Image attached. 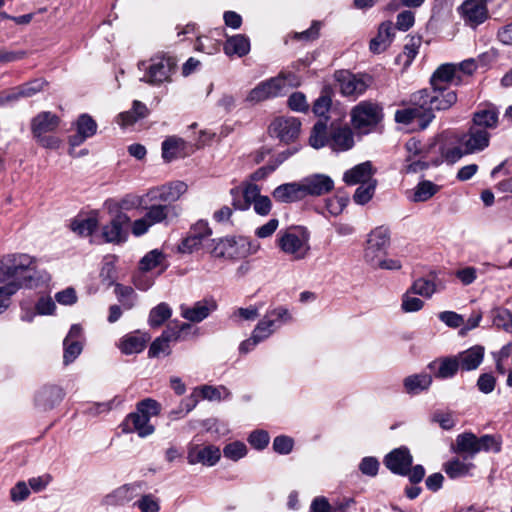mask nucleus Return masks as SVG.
Here are the masks:
<instances>
[{
	"label": "nucleus",
	"mask_w": 512,
	"mask_h": 512,
	"mask_svg": "<svg viewBox=\"0 0 512 512\" xmlns=\"http://www.w3.org/2000/svg\"><path fill=\"white\" fill-rule=\"evenodd\" d=\"M432 377L429 374H415L404 379V387L407 393L417 394L429 388Z\"/></svg>",
	"instance_id": "obj_45"
},
{
	"label": "nucleus",
	"mask_w": 512,
	"mask_h": 512,
	"mask_svg": "<svg viewBox=\"0 0 512 512\" xmlns=\"http://www.w3.org/2000/svg\"><path fill=\"white\" fill-rule=\"evenodd\" d=\"M192 328L190 323L182 322L177 320L171 321L166 329L162 332V335L169 342H177L186 339L188 331Z\"/></svg>",
	"instance_id": "obj_47"
},
{
	"label": "nucleus",
	"mask_w": 512,
	"mask_h": 512,
	"mask_svg": "<svg viewBox=\"0 0 512 512\" xmlns=\"http://www.w3.org/2000/svg\"><path fill=\"white\" fill-rule=\"evenodd\" d=\"M145 69L146 73L141 80L151 85H159L170 81L176 69V61L173 57L156 56L150 60V64Z\"/></svg>",
	"instance_id": "obj_9"
},
{
	"label": "nucleus",
	"mask_w": 512,
	"mask_h": 512,
	"mask_svg": "<svg viewBox=\"0 0 512 512\" xmlns=\"http://www.w3.org/2000/svg\"><path fill=\"white\" fill-rule=\"evenodd\" d=\"M465 25L475 29L489 18L486 0H465L457 8Z\"/></svg>",
	"instance_id": "obj_10"
},
{
	"label": "nucleus",
	"mask_w": 512,
	"mask_h": 512,
	"mask_svg": "<svg viewBox=\"0 0 512 512\" xmlns=\"http://www.w3.org/2000/svg\"><path fill=\"white\" fill-rule=\"evenodd\" d=\"M436 145H427L425 153L418 155V157H408L407 161L409 164L406 166V170L409 173H417L419 171L427 169L430 165H433L435 159L434 150Z\"/></svg>",
	"instance_id": "obj_41"
},
{
	"label": "nucleus",
	"mask_w": 512,
	"mask_h": 512,
	"mask_svg": "<svg viewBox=\"0 0 512 512\" xmlns=\"http://www.w3.org/2000/svg\"><path fill=\"white\" fill-rule=\"evenodd\" d=\"M491 317L494 326L506 332H512V315L508 309L496 307L491 310Z\"/></svg>",
	"instance_id": "obj_52"
},
{
	"label": "nucleus",
	"mask_w": 512,
	"mask_h": 512,
	"mask_svg": "<svg viewBox=\"0 0 512 512\" xmlns=\"http://www.w3.org/2000/svg\"><path fill=\"white\" fill-rule=\"evenodd\" d=\"M275 330L276 329L274 328V322L272 320H269L265 315L263 319L260 320L258 324L255 326L252 335L259 342H262L265 339H267L270 335H272Z\"/></svg>",
	"instance_id": "obj_57"
},
{
	"label": "nucleus",
	"mask_w": 512,
	"mask_h": 512,
	"mask_svg": "<svg viewBox=\"0 0 512 512\" xmlns=\"http://www.w3.org/2000/svg\"><path fill=\"white\" fill-rule=\"evenodd\" d=\"M432 423H437L443 430H451L456 425L452 412L435 411L430 418Z\"/></svg>",
	"instance_id": "obj_63"
},
{
	"label": "nucleus",
	"mask_w": 512,
	"mask_h": 512,
	"mask_svg": "<svg viewBox=\"0 0 512 512\" xmlns=\"http://www.w3.org/2000/svg\"><path fill=\"white\" fill-rule=\"evenodd\" d=\"M463 82V77L457 74L456 64L445 63L441 64L432 74L430 84L432 87H440L449 89V84L460 85Z\"/></svg>",
	"instance_id": "obj_25"
},
{
	"label": "nucleus",
	"mask_w": 512,
	"mask_h": 512,
	"mask_svg": "<svg viewBox=\"0 0 512 512\" xmlns=\"http://www.w3.org/2000/svg\"><path fill=\"white\" fill-rule=\"evenodd\" d=\"M413 458L406 447L394 449L386 455L384 463L386 467L398 475H407L412 466Z\"/></svg>",
	"instance_id": "obj_23"
},
{
	"label": "nucleus",
	"mask_w": 512,
	"mask_h": 512,
	"mask_svg": "<svg viewBox=\"0 0 512 512\" xmlns=\"http://www.w3.org/2000/svg\"><path fill=\"white\" fill-rule=\"evenodd\" d=\"M143 208L145 215L132 223V233L137 237L147 233L150 227L166 222L171 215L177 216L175 207L170 204L155 203Z\"/></svg>",
	"instance_id": "obj_6"
},
{
	"label": "nucleus",
	"mask_w": 512,
	"mask_h": 512,
	"mask_svg": "<svg viewBox=\"0 0 512 512\" xmlns=\"http://www.w3.org/2000/svg\"><path fill=\"white\" fill-rule=\"evenodd\" d=\"M221 457L220 449L214 445L200 446L191 444L188 447L187 460L191 465L201 463L207 466L215 465Z\"/></svg>",
	"instance_id": "obj_19"
},
{
	"label": "nucleus",
	"mask_w": 512,
	"mask_h": 512,
	"mask_svg": "<svg viewBox=\"0 0 512 512\" xmlns=\"http://www.w3.org/2000/svg\"><path fill=\"white\" fill-rule=\"evenodd\" d=\"M185 149V141L176 136L167 137L162 142V157L164 161L171 162L172 160L182 156Z\"/></svg>",
	"instance_id": "obj_43"
},
{
	"label": "nucleus",
	"mask_w": 512,
	"mask_h": 512,
	"mask_svg": "<svg viewBox=\"0 0 512 512\" xmlns=\"http://www.w3.org/2000/svg\"><path fill=\"white\" fill-rule=\"evenodd\" d=\"M421 44L420 37H411L409 42L405 44L402 53L396 57L397 63H402L404 67H408L413 59L418 54V49Z\"/></svg>",
	"instance_id": "obj_50"
},
{
	"label": "nucleus",
	"mask_w": 512,
	"mask_h": 512,
	"mask_svg": "<svg viewBox=\"0 0 512 512\" xmlns=\"http://www.w3.org/2000/svg\"><path fill=\"white\" fill-rule=\"evenodd\" d=\"M329 147L333 151H347L354 146V135L348 126L332 124L329 128Z\"/></svg>",
	"instance_id": "obj_26"
},
{
	"label": "nucleus",
	"mask_w": 512,
	"mask_h": 512,
	"mask_svg": "<svg viewBox=\"0 0 512 512\" xmlns=\"http://www.w3.org/2000/svg\"><path fill=\"white\" fill-rule=\"evenodd\" d=\"M284 87V80L282 74L278 77L270 78L269 80L259 83L247 95L246 100L251 103H258L269 98L278 96Z\"/></svg>",
	"instance_id": "obj_17"
},
{
	"label": "nucleus",
	"mask_w": 512,
	"mask_h": 512,
	"mask_svg": "<svg viewBox=\"0 0 512 512\" xmlns=\"http://www.w3.org/2000/svg\"><path fill=\"white\" fill-rule=\"evenodd\" d=\"M408 108H404L401 110H397L395 112V121L397 123L410 125L415 121L418 122L419 126L422 129H425L428 124L434 119V113L429 112L426 108L420 107L417 104H412Z\"/></svg>",
	"instance_id": "obj_16"
},
{
	"label": "nucleus",
	"mask_w": 512,
	"mask_h": 512,
	"mask_svg": "<svg viewBox=\"0 0 512 512\" xmlns=\"http://www.w3.org/2000/svg\"><path fill=\"white\" fill-rule=\"evenodd\" d=\"M338 81L343 95L358 97L371 85L372 78L368 75L345 73L338 78Z\"/></svg>",
	"instance_id": "obj_20"
},
{
	"label": "nucleus",
	"mask_w": 512,
	"mask_h": 512,
	"mask_svg": "<svg viewBox=\"0 0 512 512\" xmlns=\"http://www.w3.org/2000/svg\"><path fill=\"white\" fill-rule=\"evenodd\" d=\"M172 315V309L170 306L162 302L150 310L148 317V324L152 328H158L162 326L166 320Z\"/></svg>",
	"instance_id": "obj_48"
},
{
	"label": "nucleus",
	"mask_w": 512,
	"mask_h": 512,
	"mask_svg": "<svg viewBox=\"0 0 512 512\" xmlns=\"http://www.w3.org/2000/svg\"><path fill=\"white\" fill-rule=\"evenodd\" d=\"M479 452L499 453L502 448V438L500 435H483L478 437Z\"/></svg>",
	"instance_id": "obj_54"
},
{
	"label": "nucleus",
	"mask_w": 512,
	"mask_h": 512,
	"mask_svg": "<svg viewBox=\"0 0 512 512\" xmlns=\"http://www.w3.org/2000/svg\"><path fill=\"white\" fill-rule=\"evenodd\" d=\"M63 346V362L65 365H68L80 355L82 351V345L79 340L68 341L67 339H64Z\"/></svg>",
	"instance_id": "obj_60"
},
{
	"label": "nucleus",
	"mask_w": 512,
	"mask_h": 512,
	"mask_svg": "<svg viewBox=\"0 0 512 512\" xmlns=\"http://www.w3.org/2000/svg\"><path fill=\"white\" fill-rule=\"evenodd\" d=\"M46 84L45 80L38 78L4 91L0 94V104L17 101L20 98H30L41 92Z\"/></svg>",
	"instance_id": "obj_18"
},
{
	"label": "nucleus",
	"mask_w": 512,
	"mask_h": 512,
	"mask_svg": "<svg viewBox=\"0 0 512 512\" xmlns=\"http://www.w3.org/2000/svg\"><path fill=\"white\" fill-rule=\"evenodd\" d=\"M471 125L489 132L498 125V112L492 107L480 109L474 112Z\"/></svg>",
	"instance_id": "obj_38"
},
{
	"label": "nucleus",
	"mask_w": 512,
	"mask_h": 512,
	"mask_svg": "<svg viewBox=\"0 0 512 512\" xmlns=\"http://www.w3.org/2000/svg\"><path fill=\"white\" fill-rule=\"evenodd\" d=\"M170 353V342L162 334L151 343L148 350L149 357H159L161 354L169 355Z\"/></svg>",
	"instance_id": "obj_62"
},
{
	"label": "nucleus",
	"mask_w": 512,
	"mask_h": 512,
	"mask_svg": "<svg viewBox=\"0 0 512 512\" xmlns=\"http://www.w3.org/2000/svg\"><path fill=\"white\" fill-rule=\"evenodd\" d=\"M331 104H332V100L330 98L329 95L327 94H322L320 95L314 102L313 104V113L320 117V119L323 117L324 119H322L323 121H327L328 120V116H327V113L329 112L330 108H331Z\"/></svg>",
	"instance_id": "obj_61"
},
{
	"label": "nucleus",
	"mask_w": 512,
	"mask_h": 512,
	"mask_svg": "<svg viewBox=\"0 0 512 512\" xmlns=\"http://www.w3.org/2000/svg\"><path fill=\"white\" fill-rule=\"evenodd\" d=\"M140 488V483L125 484L107 495L105 503L108 505H124L137 495Z\"/></svg>",
	"instance_id": "obj_34"
},
{
	"label": "nucleus",
	"mask_w": 512,
	"mask_h": 512,
	"mask_svg": "<svg viewBox=\"0 0 512 512\" xmlns=\"http://www.w3.org/2000/svg\"><path fill=\"white\" fill-rule=\"evenodd\" d=\"M300 182L304 198L306 196H321L331 192L334 188V181L325 174H313Z\"/></svg>",
	"instance_id": "obj_21"
},
{
	"label": "nucleus",
	"mask_w": 512,
	"mask_h": 512,
	"mask_svg": "<svg viewBox=\"0 0 512 512\" xmlns=\"http://www.w3.org/2000/svg\"><path fill=\"white\" fill-rule=\"evenodd\" d=\"M310 233L304 226H295L280 231L278 245L280 249L294 260L304 259L310 250Z\"/></svg>",
	"instance_id": "obj_3"
},
{
	"label": "nucleus",
	"mask_w": 512,
	"mask_h": 512,
	"mask_svg": "<svg viewBox=\"0 0 512 512\" xmlns=\"http://www.w3.org/2000/svg\"><path fill=\"white\" fill-rule=\"evenodd\" d=\"M390 244V231L380 226L371 231L365 249V259L369 263H375L379 253H385Z\"/></svg>",
	"instance_id": "obj_14"
},
{
	"label": "nucleus",
	"mask_w": 512,
	"mask_h": 512,
	"mask_svg": "<svg viewBox=\"0 0 512 512\" xmlns=\"http://www.w3.org/2000/svg\"><path fill=\"white\" fill-rule=\"evenodd\" d=\"M435 278V276H433V279L418 278L413 282L409 291L413 294L430 298L438 290V284L435 281Z\"/></svg>",
	"instance_id": "obj_49"
},
{
	"label": "nucleus",
	"mask_w": 512,
	"mask_h": 512,
	"mask_svg": "<svg viewBox=\"0 0 512 512\" xmlns=\"http://www.w3.org/2000/svg\"><path fill=\"white\" fill-rule=\"evenodd\" d=\"M272 197L280 203H293L304 199L301 182L279 185L273 190Z\"/></svg>",
	"instance_id": "obj_32"
},
{
	"label": "nucleus",
	"mask_w": 512,
	"mask_h": 512,
	"mask_svg": "<svg viewBox=\"0 0 512 512\" xmlns=\"http://www.w3.org/2000/svg\"><path fill=\"white\" fill-rule=\"evenodd\" d=\"M490 137L491 134L488 131L470 125L468 131L460 136L459 141L466 153L474 154L489 146Z\"/></svg>",
	"instance_id": "obj_15"
},
{
	"label": "nucleus",
	"mask_w": 512,
	"mask_h": 512,
	"mask_svg": "<svg viewBox=\"0 0 512 512\" xmlns=\"http://www.w3.org/2000/svg\"><path fill=\"white\" fill-rule=\"evenodd\" d=\"M160 409V404L151 398L138 402L136 411L128 414L122 423V431L124 433L136 432L141 438L153 434L155 427L150 423V418L157 416Z\"/></svg>",
	"instance_id": "obj_2"
},
{
	"label": "nucleus",
	"mask_w": 512,
	"mask_h": 512,
	"mask_svg": "<svg viewBox=\"0 0 512 512\" xmlns=\"http://www.w3.org/2000/svg\"><path fill=\"white\" fill-rule=\"evenodd\" d=\"M146 342L145 336L129 334L120 340L119 349L126 355L140 353L145 348Z\"/></svg>",
	"instance_id": "obj_46"
},
{
	"label": "nucleus",
	"mask_w": 512,
	"mask_h": 512,
	"mask_svg": "<svg viewBox=\"0 0 512 512\" xmlns=\"http://www.w3.org/2000/svg\"><path fill=\"white\" fill-rule=\"evenodd\" d=\"M394 37V28L391 21H385L379 25L376 37L369 44L370 51L379 54L384 52L391 44Z\"/></svg>",
	"instance_id": "obj_33"
},
{
	"label": "nucleus",
	"mask_w": 512,
	"mask_h": 512,
	"mask_svg": "<svg viewBox=\"0 0 512 512\" xmlns=\"http://www.w3.org/2000/svg\"><path fill=\"white\" fill-rule=\"evenodd\" d=\"M329 141L330 135L327 121L319 119L311 130L309 144L315 149H320L324 146H329Z\"/></svg>",
	"instance_id": "obj_44"
},
{
	"label": "nucleus",
	"mask_w": 512,
	"mask_h": 512,
	"mask_svg": "<svg viewBox=\"0 0 512 512\" xmlns=\"http://www.w3.org/2000/svg\"><path fill=\"white\" fill-rule=\"evenodd\" d=\"M376 186L377 181H370V183L359 185L353 195L354 202L359 205L368 203L375 193Z\"/></svg>",
	"instance_id": "obj_55"
},
{
	"label": "nucleus",
	"mask_w": 512,
	"mask_h": 512,
	"mask_svg": "<svg viewBox=\"0 0 512 512\" xmlns=\"http://www.w3.org/2000/svg\"><path fill=\"white\" fill-rule=\"evenodd\" d=\"M440 187L431 181L424 180L416 186L412 200L414 202H425L433 197Z\"/></svg>",
	"instance_id": "obj_51"
},
{
	"label": "nucleus",
	"mask_w": 512,
	"mask_h": 512,
	"mask_svg": "<svg viewBox=\"0 0 512 512\" xmlns=\"http://www.w3.org/2000/svg\"><path fill=\"white\" fill-rule=\"evenodd\" d=\"M207 251L216 258L237 260L248 256L250 248L246 238L240 237L236 239L232 237L210 240V243L207 245Z\"/></svg>",
	"instance_id": "obj_5"
},
{
	"label": "nucleus",
	"mask_w": 512,
	"mask_h": 512,
	"mask_svg": "<svg viewBox=\"0 0 512 512\" xmlns=\"http://www.w3.org/2000/svg\"><path fill=\"white\" fill-rule=\"evenodd\" d=\"M265 315L269 320L274 322L275 329L292 320L289 310L284 306L268 310Z\"/></svg>",
	"instance_id": "obj_56"
},
{
	"label": "nucleus",
	"mask_w": 512,
	"mask_h": 512,
	"mask_svg": "<svg viewBox=\"0 0 512 512\" xmlns=\"http://www.w3.org/2000/svg\"><path fill=\"white\" fill-rule=\"evenodd\" d=\"M412 104L425 107L426 110L433 113L434 110H448L457 102V94L454 90L444 89L440 87H432L429 89H421L410 96L409 100Z\"/></svg>",
	"instance_id": "obj_4"
},
{
	"label": "nucleus",
	"mask_w": 512,
	"mask_h": 512,
	"mask_svg": "<svg viewBox=\"0 0 512 512\" xmlns=\"http://www.w3.org/2000/svg\"><path fill=\"white\" fill-rule=\"evenodd\" d=\"M97 225V219L90 217L79 221H73L71 229L81 236H89L96 230Z\"/></svg>",
	"instance_id": "obj_59"
},
{
	"label": "nucleus",
	"mask_w": 512,
	"mask_h": 512,
	"mask_svg": "<svg viewBox=\"0 0 512 512\" xmlns=\"http://www.w3.org/2000/svg\"><path fill=\"white\" fill-rule=\"evenodd\" d=\"M246 196L251 198L254 211L260 216H267L272 209V202L268 196L260 194L257 185L250 184L246 187Z\"/></svg>",
	"instance_id": "obj_35"
},
{
	"label": "nucleus",
	"mask_w": 512,
	"mask_h": 512,
	"mask_svg": "<svg viewBox=\"0 0 512 512\" xmlns=\"http://www.w3.org/2000/svg\"><path fill=\"white\" fill-rule=\"evenodd\" d=\"M149 113L146 105L138 100H135L132 104V108L129 111L122 112L118 115V123L125 127L134 124L140 119L145 118Z\"/></svg>",
	"instance_id": "obj_42"
},
{
	"label": "nucleus",
	"mask_w": 512,
	"mask_h": 512,
	"mask_svg": "<svg viewBox=\"0 0 512 512\" xmlns=\"http://www.w3.org/2000/svg\"><path fill=\"white\" fill-rule=\"evenodd\" d=\"M468 459L467 457H463V459L453 458L444 464L443 469L452 479L468 476L475 467Z\"/></svg>",
	"instance_id": "obj_40"
},
{
	"label": "nucleus",
	"mask_w": 512,
	"mask_h": 512,
	"mask_svg": "<svg viewBox=\"0 0 512 512\" xmlns=\"http://www.w3.org/2000/svg\"><path fill=\"white\" fill-rule=\"evenodd\" d=\"M454 451L459 454H465L464 457L473 459L479 453L478 437L472 432H464L456 437V446Z\"/></svg>",
	"instance_id": "obj_36"
},
{
	"label": "nucleus",
	"mask_w": 512,
	"mask_h": 512,
	"mask_svg": "<svg viewBox=\"0 0 512 512\" xmlns=\"http://www.w3.org/2000/svg\"><path fill=\"white\" fill-rule=\"evenodd\" d=\"M375 172L376 170L373 168L371 162L366 161L347 170L343 175V181L347 185L370 183V181H377L373 177Z\"/></svg>",
	"instance_id": "obj_29"
},
{
	"label": "nucleus",
	"mask_w": 512,
	"mask_h": 512,
	"mask_svg": "<svg viewBox=\"0 0 512 512\" xmlns=\"http://www.w3.org/2000/svg\"><path fill=\"white\" fill-rule=\"evenodd\" d=\"M111 214V221L102 228V235L105 241L110 243L126 241L127 226L130 223V217L121 211H115Z\"/></svg>",
	"instance_id": "obj_13"
},
{
	"label": "nucleus",
	"mask_w": 512,
	"mask_h": 512,
	"mask_svg": "<svg viewBox=\"0 0 512 512\" xmlns=\"http://www.w3.org/2000/svg\"><path fill=\"white\" fill-rule=\"evenodd\" d=\"M223 50L228 56L243 57L250 51V41L245 35L237 34L227 38Z\"/></svg>",
	"instance_id": "obj_39"
},
{
	"label": "nucleus",
	"mask_w": 512,
	"mask_h": 512,
	"mask_svg": "<svg viewBox=\"0 0 512 512\" xmlns=\"http://www.w3.org/2000/svg\"><path fill=\"white\" fill-rule=\"evenodd\" d=\"M143 197L128 194L114 205L109 206V213L115 211H129L132 209L142 208Z\"/></svg>",
	"instance_id": "obj_53"
},
{
	"label": "nucleus",
	"mask_w": 512,
	"mask_h": 512,
	"mask_svg": "<svg viewBox=\"0 0 512 512\" xmlns=\"http://www.w3.org/2000/svg\"><path fill=\"white\" fill-rule=\"evenodd\" d=\"M438 365L435 377L439 379H448L454 377L460 370L456 356L442 357L432 362L429 367L433 369Z\"/></svg>",
	"instance_id": "obj_37"
},
{
	"label": "nucleus",
	"mask_w": 512,
	"mask_h": 512,
	"mask_svg": "<svg viewBox=\"0 0 512 512\" xmlns=\"http://www.w3.org/2000/svg\"><path fill=\"white\" fill-rule=\"evenodd\" d=\"M163 254L158 250L148 252L140 261V269L150 271L161 264Z\"/></svg>",
	"instance_id": "obj_64"
},
{
	"label": "nucleus",
	"mask_w": 512,
	"mask_h": 512,
	"mask_svg": "<svg viewBox=\"0 0 512 512\" xmlns=\"http://www.w3.org/2000/svg\"><path fill=\"white\" fill-rule=\"evenodd\" d=\"M187 190V185L182 181H176L168 185L149 190L146 196L151 201H158L170 204L177 201Z\"/></svg>",
	"instance_id": "obj_24"
},
{
	"label": "nucleus",
	"mask_w": 512,
	"mask_h": 512,
	"mask_svg": "<svg viewBox=\"0 0 512 512\" xmlns=\"http://www.w3.org/2000/svg\"><path fill=\"white\" fill-rule=\"evenodd\" d=\"M39 283L36 258L25 253H11L0 257V284L17 292L22 288H34Z\"/></svg>",
	"instance_id": "obj_1"
},
{
	"label": "nucleus",
	"mask_w": 512,
	"mask_h": 512,
	"mask_svg": "<svg viewBox=\"0 0 512 512\" xmlns=\"http://www.w3.org/2000/svg\"><path fill=\"white\" fill-rule=\"evenodd\" d=\"M63 397L62 388L57 385H45L36 393L35 403L38 407L49 410L59 404Z\"/></svg>",
	"instance_id": "obj_31"
},
{
	"label": "nucleus",
	"mask_w": 512,
	"mask_h": 512,
	"mask_svg": "<svg viewBox=\"0 0 512 512\" xmlns=\"http://www.w3.org/2000/svg\"><path fill=\"white\" fill-rule=\"evenodd\" d=\"M247 454V447L243 442L234 441L223 448V455L225 458L232 461H238Z\"/></svg>",
	"instance_id": "obj_58"
},
{
	"label": "nucleus",
	"mask_w": 512,
	"mask_h": 512,
	"mask_svg": "<svg viewBox=\"0 0 512 512\" xmlns=\"http://www.w3.org/2000/svg\"><path fill=\"white\" fill-rule=\"evenodd\" d=\"M60 118L50 111L38 113L31 120V132L34 137L54 132L60 125Z\"/></svg>",
	"instance_id": "obj_28"
},
{
	"label": "nucleus",
	"mask_w": 512,
	"mask_h": 512,
	"mask_svg": "<svg viewBox=\"0 0 512 512\" xmlns=\"http://www.w3.org/2000/svg\"><path fill=\"white\" fill-rule=\"evenodd\" d=\"M485 349L481 345L472 346L456 356L461 371L476 370L483 362Z\"/></svg>",
	"instance_id": "obj_30"
},
{
	"label": "nucleus",
	"mask_w": 512,
	"mask_h": 512,
	"mask_svg": "<svg viewBox=\"0 0 512 512\" xmlns=\"http://www.w3.org/2000/svg\"><path fill=\"white\" fill-rule=\"evenodd\" d=\"M383 118L382 107L372 101H361L351 110V123L359 131L367 132L377 126Z\"/></svg>",
	"instance_id": "obj_7"
},
{
	"label": "nucleus",
	"mask_w": 512,
	"mask_h": 512,
	"mask_svg": "<svg viewBox=\"0 0 512 512\" xmlns=\"http://www.w3.org/2000/svg\"><path fill=\"white\" fill-rule=\"evenodd\" d=\"M300 129L301 122L297 118L281 116L271 122L268 131L272 137L288 144L298 138Z\"/></svg>",
	"instance_id": "obj_11"
},
{
	"label": "nucleus",
	"mask_w": 512,
	"mask_h": 512,
	"mask_svg": "<svg viewBox=\"0 0 512 512\" xmlns=\"http://www.w3.org/2000/svg\"><path fill=\"white\" fill-rule=\"evenodd\" d=\"M212 231L208 223L204 220L196 222L179 245V251L182 253H192L200 248L206 247L210 243L208 238L211 236Z\"/></svg>",
	"instance_id": "obj_12"
},
{
	"label": "nucleus",
	"mask_w": 512,
	"mask_h": 512,
	"mask_svg": "<svg viewBox=\"0 0 512 512\" xmlns=\"http://www.w3.org/2000/svg\"><path fill=\"white\" fill-rule=\"evenodd\" d=\"M217 309V303L213 299H203L197 301L193 306L181 305V316L193 323H199L206 319L212 312Z\"/></svg>",
	"instance_id": "obj_22"
},
{
	"label": "nucleus",
	"mask_w": 512,
	"mask_h": 512,
	"mask_svg": "<svg viewBox=\"0 0 512 512\" xmlns=\"http://www.w3.org/2000/svg\"><path fill=\"white\" fill-rule=\"evenodd\" d=\"M460 136H457L453 132H444L440 135L437 142L433 143L436 145L434 153H439V156H435L433 165L437 166L442 162L454 164L459 161L464 155H468L465 152V148L460 144Z\"/></svg>",
	"instance_id": "obj_8"
},
{
	"label": "nucleus",
	"mask_w": 512,
	"mask_h": 512,
	"mask_svg": "<svg viewBox=\"0 0 512 512\" xmlns=\"http://www.w3.org/2000/svg\"><path fill=\"white\" fill-rule=\"evenodd\" d=\"M97 132V123L88 114H81L76 122V134L70 136L69 144L72 148L80 146L86 139Z\"/></svg>",
	"instance_id": "obj_27"
}]
</instances>
